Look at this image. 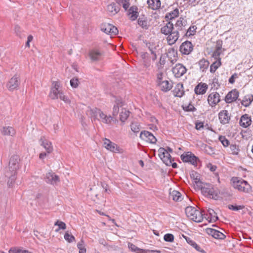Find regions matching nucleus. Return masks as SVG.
I'll return each instance as SVG.
<instances>
[{
	"instance_id": "1",
	"label": "nucleus",
	"mask_w": 253,
	"mask_h": 253,
	"mask_svg": "<svg viewBox=\"0 0 253 253\" xmlns=\"http://www.w3.org/2000/svg\"><path fill=\"white\" fill-rule=\"evenodd\" d=\"M90 115L94 120H97L106 124H109L114 121L113 117L110 115L107 116L100 109L97 108L90 110Z\"/></svg>"
},
{
	"instance_id": "2",
	"label": "nucleus",
	"mask_w": 253,
	"mask_h": 253,
	"mask_svg": "<svg viewBox=\"0 0 253 253\" xmlns=\"http://www.w3.org/2000/svg\"><path fill=\"white\" fill-rule=\"evenodd\" d=\"M53 86L52 87L49 96L52 99H60L66 103H69L70 101L67 96L64 95L63 92L59 90L60 84L58 82H53L52 83Z\"/></svg>"
},
{
	"instance_id": "3",
	"label": "nucleus",
	"mask_w": 253,
	"mask_h": 253,
	"mask_svg": "<svg viewBox=\"0 0 253 253\" xmlns=\"http://www.w3.org/2000/svg\"><path fill=\"white\" fill-rule=\"evenodd\" d=\"M233 186L240 192L249 193L252 191V187L248 182L241 178L234 177L232 178Z\"/></svg>"
},
{
	"instance_id": "4",
	"label": "nucleus",
	"mask_w": 253,
	"mask_h": 253,
	"mask_svg": "<svg viewBox=\"0 0 253 253\" xmlns=\"http://www.w3.org/2000/svg\"><path fill=\"white\" fill-rule=\"evenodd\" d=\"M185 213L192 221H202L204 220L202 211L197 210L195 207H187L185 208Z\"/></svg>"
},
{
	"instance_id": "5",
	"label": "nucleus",
	"mask_w": 253,
	"mask_h": 253,
	"mask_svg": "<svg viewBox=\"0 0 253 253\" xmlns=\"http://www.w3.org/2000/svg\"><path fill=\"white\" fill-rule=\"evenodd\" d=\"M174 26V31H177L180 35L184 37V34L186 31L187 26V20L183 17H180L179 19L177 20Z\"/></svg>"
},
{
	"instance_id": "6",
	"label": "nucleus",
	"mask_w": 253,
	"mask_h": 253,
	"mask_svg": "<svg viewBox=\"0 0 253 253\" xmlns=\"http://www.w3.org/2000/svg\"><path fill=\"white\" fill-rule=\"evenodd\" d=\"M20 84V77L17 75L13 76L6 83V87L10 91L18 89Z\"/></svg>"
},
{
	"instance_id": "7",
	"label": "nucleus",
	"mask_w": 253,
	"mask_h": 253,
	"mask_svg": "<svg viewBox=\"0 0 253 253\" xmlns=\"http://www.w3.org/2000/svg\"><path fill=\"white\" fill-rule=\"evenodd\" d=\"M180 158L183 162L189 163L195 166H197V161L199 160L198 157L190 152L183 153Z\"/></svg>"
},
{
	"instance_id": "8",
	"label": "nucleus",
	"mask_w": 253,
	"mask_h": 253,
	"mask_svg": "<svg viewBox=\"0 0 253 253\" xmlns=\"http://www.w3.org/2000/svg\"><path fill=\"white\" fill-rule=\"evenodd\" d=\"M19 157L17 155H13L10 158L8 170L7 171L12 173H16L17 170L19 169Z\"/></svg>"
},
{
	"instance_id": "9",
	"label": "nucleus",
	"mask_w": 253,
	"mask_h": 253,
	"mask_svg": "<svg viewBox=\"0 0 253 253\" xmlns=\"http://www.w3.org/2000/svg\"><path fill=\"white\" fill-rule=\"evenodd\" d=\"M159 156L167 166H170L171 157L166 149L161 147L158 149Z\"/></svg>"
},
{
	"instance_id": "10",
	"label": "nucleus",
	"mask_w": 253,
	"mask_h": 253,
	"mask_svg": "<svg viewBox=\"0 0 253 253\" xmlns=\"http://www.w3.org/2000/svg\"><path fill=\"white\" fill-rule=\"evenodd\" d=\"M101 30L111 36H115L118 33V29L115 26L108 23L102 24L101 25Z\"/></svg>"
},
{
	"instance_id": "11",
	"label": "nucleus",
	"mask_w": 253,
	"mask_h": 253,
	"mask_svg": "<svg viewBox=\"0 0 253 253\" xmlns=\"http://www.w3.org/2000/svg\"><path fill=\"white\" fill-rule=\"evenodd\" d=\"M203 217L207 221H216L218 220L217 213L212 209H209L207 211H202Z\"/></svg>"
},
{
	"instance_id": "12",
	"label": "nucleus",
	"mask_w": 253,
	"mask_h": 253,
	"mask_svg": "<svg viewBox=\"0 0 253 253\" xmlns=\"http://www.w3.org/2000/svg\"><path fill=\"white\" fill-rule=\"evenodd\" d=\"M193 46L191 42L186 41L180 46L179 50L182 54L188 55L193 50Z\"/></svg>"
},
{
	"instance_id": "13",
	"label": "nucleus",
	"mask_w": 253,
	"mask_h": 253,
	"mask_svg": "<svg viewBox=\"0 0 253 253\" xmlns=\"http://www.w3.org/2000/svg\"><path fill=\"white\" fill-rule=\"evenodd\" d=\"M140 138L142 140L153 144L155 143L157 141V139L153 134L146 130H144L141 132L140 134Z\"/></svg>"
},
{
	"instance_id": "14",
	"label": "nucleus",
	"mask_w": 253,
	"mask_h": 253,
	"mask_svg": "<svg viewBox=\"0 0 253 253\" xmlns=\"http://www.w3.org/2000/svg\"><path fill=\"white\" fill-rule=\"evenodd\" d=\"M187 69L181 64H177L172 69L173 74L176 78H180L186 72Z\"/></svg>"
},
{
	"instance_id": "15",
	"label": "nucleus",
	"mask_w": 253,
	"mask_h": 253,
	"mask_svg": "<svg viewBox=\"0 0 253 253\" xmlns=\"http://www.w3.org/2000/svg\"><path fill=\"white\" fill-rule=\"evenodd\" d=\"M239 92L236 89H232L226 95L224 100L227 103L235 101L239 97Z\"/></svg>"
},
{
	"instance_id": "16",
	"label": "nucleus",
	"mask_w": 253,
	"mask_h": 253,
	"mask_svg": "<svg viewBox=\"0 0 253 253\" xmlns=\"http://www.w3.org/2000/svg\"><path fill=\"white\" fill-rule=\"evenodd\" d=\"M218 118L220 123L225 125L229 123L231 119V115L227 110H223L219 113Z\"/></svg>"
},
{
	"instance_id": "17",
	"label": "nucleus",
	"mask_w": 253,
	"mask_h": 253,
	"mask_svg": "<svg viewBox=\"0 0 253 253\" xmlns=\"http://www.w3.org/2000/svg\"><path fill=\"white\" fill-rule=\"evenodd\" d=\"M45 181L51 184H55L59 181V177L52 171H49L46 174L44 178Z\"/></svg>"
},
{
	"instance_id": "18",
	"label": "nucleus",
	"mask_w": 253,
	"mask_h": 253,
	"mask_svg": "<svg viewBox=\"0 0 253 253\" xmlns=\"http://www.w3.org/2000/svg\"><path fill=\"white\" fill-rule=\"evenodd\" d=\"M208 101L211 106H214L220 101V95L217 92H212L209 94Z\"/></svg>"
},
{
	"instance_id": "19",
	"label": "nucleus",
	"mask_w": 253,
	"mask_h": 253,
	"mask_svg": "<svg viewBox=\"0 0 253 253\" xmlns=\"http://www.w3.org/2000/svg\"><path fill=\"white\" fill-rule=\"evenodd\" d=\"M103 145L106 149L112 152L116 153L119 151V147L117 145L111 142L109 139L105 138L104 140Z\"/></svg>"
},
{
	"instance_id": "20",
	"label": "nucleus",
	"mask_w": 253,
	"mask_h": 253,
	"mask_svg": "<svg viewBox=\"0 0 253 253\" xmlns=\"http://www.w3.org/2000/svg\"><path fill=\"white\" fill-rule=\"evenodd\" d=\"M179 36L180 34L177 31H174V29L172 30V32H170L167 38L168 44L169 45H172L174 44L178 40Z\"/></svg>"
},
{
	"instance_id": "21",
	"label": "nucleus",
	"mask_w": 253,
	"mask_h": 253,
	"mask_svg": "<svg viewBox=\"0 0 253 253\" xmlns=\"http://www.w3.org/2000/svg\"><path fill=\"white\" fill-rule=\"evenodd\" d=\"M40 144L46 151L47 153L49 154L53 151V147L51 143L45 139L44 136L41 138L40 140Z\"/></svg>"
},
{
	"instance_id": "22",
	"label": "nucleus",
	"mask_w": 253,
	"mask_h": 253,
	"mask_svg": "<svg viewBox=\"0 0 253 253\" xmlns=\"http://www.w3.org/2000/svg\"><path fill=\"white\" fill-rule=\"evenodd\" d=\"M208 88V85L205 83H199L195 87L194 91L196 94H205Z\"/></svg>"
},
{
	"instance_id": "23",
	"label": "nucleus",
	"mask_w": 253,
	"mask_h": 253,
	"mask_svg": "<svg viewBox=\"0 0 253 253\" xmlns=\"http://www.w3.org/2000/svg\"><path fill=\"white\" fill-rule=\"evenodd\" d=\"M252 121L251 118L247 114L243 115L240 120V125L246 128L251 125Z\"/></svg>"
},
{
	"instance_id": "24",
	"label": "nucleus",
	"mask_w": 253,
	"mask_h": 253,
	"mask_svg": "<svg viewBox=\"0 0 253 253\" xmlns=\"http://www.w3.org/2000/svg\"><path fill=\"white\" fill-rule=\"evenodd\" d=\"M127 14L130 16L129 19L131 21L135 20L138 16L137 7L136 6H131L128 10Z\"/></svg>"
},
{
	"instance_id": "25",
	"label": "nucleus",
	"mask_w": 253,
	"mask_h": 253,
	"mask_svg": "<svg viewBox=\"0 0 253 253\" xmlns=\"http://www.w3.org/2000/svg\"><path fill=\"white\" fill-rule=\"evenodd\" d=\"M174 29L173 23L169 22L166 24L162 27L161 29V32L165 35H168L172 30Z\"/></svg>"
},
{
	"instance_id": "26",
	"label": "nucleus",
	"mask_w": 253,
	"mask_h": 253,
	"mask_svg": "<svg viewBox=\"0 0 253 253\" xmlns=\"http://www.w3.org/2000/svg\"><path fill=\"white\" fill-rule=\"evenodd\" d=\"M140 55L142 59L143 66L146 68H149L151 65L149 54L146 52H141Z\"/></svg>"
},
{
	"instance_id": "27",
	"label": "nucleus",
	"mask_w": 253,
	"mask_h": 253,
	"mask_svg": "<svg viewBox=\"0 0 253 253\" xmlns=\"http://www.w3.org/2000/svg\"><path fill=\"white\" fill-rule=\"evenodd\" d=\"M172 92L174 96L179 97H182L184 94L183 84L181 83L177 84L175 86Z\"/></svg>"
},
{
	"instance_id": "28",
	"label": "nucleus",
	"mask_w": 253,
	"mask_h": 253,
	"mask_svg": "<svg viewBox=\"0 0 253 253\" xmlns=\"http://www.w3.org/2000/svg\"><path fill=\"white\" fill-rule=\"evenodd\" d=\"M177 50L173 48H169L168 49L167 56L170 60V62L173 64L177 61Z\"/></svg>"
},
{
	"instance_id": "29",
	"label": "nucleus",
	"mask_w": 253,
	"mask_h": 253,
	"mask_svg": "<svg viewBox=\"0 0 253 253\" xmlns=\"http://www.w3.org/2000/svg\"><path fill=\"white\" fill-rule=\"evenodd\" d=\"M158 85L160 87L161 90L165 92L170 90L172 87V84L167 80L160 82Z\"/></svg>"
},
{
	"instance_id": "30",
	"label": "nucleus",
	"mask_w": 253,
	"mask_h": 253,
	"mask_svg": "<svg viewBox=\"0 0 253 253\" xmlns=\"http://www.w3.org/2000/svg\"><path fill=\"white\" fill-rule=\"evenodd\" d=\"M124 105V102L122 99H117L115 101V104L113 108L112 115L113 117L117 116L119 112V108Z\"/></svg>"
},
{
	"instance_id": "31",
	"label": "nucleus",
	"mask_w": 253,
	"mask_h": 253,
	"mask_svg": "<svg viewBox=\"0 0 253 253\" xmlns=\"http://www.w3.org/2000/svg\"><path fill=\"white\" fill-rule=\"evenodd\" d=\"M5 174V176L8 178L7 181V185L8 187L10 188L12 187L15 183L16 173H12L11 172L6 171Z\"/></svg>"
},
{
	"instance_id": "32",
	"label": "nucleus",
	"mask_w": 253,
	"mask_h": 253,
	"mask_svg": "<svg viewBox=\"0 0 253 253\" xmlns=\"http://www.w3.org/2000/svg\"><path fill=\"white\" fill-rule=\"evenodd\" d=\"M253 101V95L252 94H247L241 100V102L242 105L247 107L251 105Z\"/></svg>"
},
{
	"instance_id": "33",
	"label": "nucleus",
	"mask_w": 253,
	"mask_h": 253,
	"mask_svg": "<svg viewBox=\"0 0 253 253\" xmlns=\"http://www.w3.org/2000/svg\"><path fill=\"white\" fill-rule=\"evenodd\" d=\"M147 3L149 7L153 10L158 9L161 6L160 0H147Z\"/></svg>"
},
{
	"instance_id": "34",
	"label": "nucleus",
	"mask_w": 253,
	"mask_h": 253,
	"mask_svg": "<svg viewBox=\"0 0 253 253\" xmlns=\"http://www.w3.org/2000/svg\"><path fill=\"white\" fill-rule=\"evenodd\" d=\"M101 55V53L98 50H91L89 53V56L92 61L99 60Z\"/></svg>"
},
{
	"instance_id": "35",
	"label": "nucleus",
	"mask_w": 253,
	"mask_h": 253,
	"mask_svg": "<svg viewBox=\"0 0 253 253\" xmlns=\"http://www.w3.org/2000/svg\"><path fill=\"white\" fill-rule=\"evenodd\" d=\"M1 133L4 135L13 136L15 133V131L11 126H4L2 128Z\"/></svg>"
},
{
	"instance_id": "36",
	"label": "nucleus",
	"mask_w": 253,
	"mask_h": 253,
	"mask_svg": "<svg viewBox=\"0 0 253 253\" xmlns=\"http://www.w3.org/2000/svg\"><path fill=\"white\" fill-rule=\"evenodd\" d=\"M107 11L110 14L115 15L119 11V8L116 6L115 3L113 2L107 6Z\"/></svg>"
},
{
	"instance_id": "37",
	"label": "nucleus",
	"mask_w": 253,
	"mask_h": 253,
	"mask_svg": "<svg viewBox=\"0 0 253 253\" xmlns=\"http://www.w3.org/2000/svg\"><path fill=\"white\" fill-rule=\"evenodd\" d=\"M137 23L140 26L144 29H148L149 28V25L148 24L147 20L146 17H143L139 18L137 20Z\"/></svg>"
},
{
	"instance_id": "38",
	"label": "nucleus",
	"mask_w": 253,
	"mask_h": 253,
	"mask_svg": "<svg viewBox=\"0 0 253 253\" xmlns=\"http://www.w3.org/2000/svg\"><path fill=\"white\" fill-rule=\"evenodd\" d=\"M130 112L128 110H126L125 108L122 109V112L120 114V119L121 121L124 123L129 116Z\"/></svg>"
},
{
	"instance_id": "39",
	"label": "nucleus",
	"mask_w": 253,
	"mask_h": 253,
	"mask_svg": "<svg viewBox=\"0 0 253 253\" xmlns=\"http://www.w3.org/2000/svg\"><path fill=\"white\" fill-rule=\"evenodd\" d=\"M198 64L200 69L202 72L205 71L209 66V61L204 59L200 60Z\"/></svg>"
},
{
	"instance_id": "40",
	"label": "nucleus",
	"mask_w": 253,
	"mask_h": 253,
	"mask_svg": "<svg viewBox=\"0 0 253 253\" xmlns=\"http://www.w3.org/2000/svg\"><path fill=\"white\" fill-rule=\"evenodd\" d=\"M197 27L195 25L191 26L188 29L186 28V31L184 34V37H189L194 35L196 33Z\"/></svg>"
},
{
	"instance_id": "41",
	"label": "nucleus",
	"mask_w": 253,
	"mask_h": 253,
	"mask_svg": "<svg viewBox=\"0 0 253 253\" xmlns=\"http://www.w3.org/2000/svg\"><path fill=\"white\" fill-rule=\"evenodd\" d=\"M221 65V59H219L218 60H215L211 65L210 72L212 73H214L215 71Z\"/></svg>"
},
{
	"instance_id": "42",
	"label": "nucleus",
	"mask_w": 253,
	"mask_h": 253,
	"mask_svg": "<svg viewBox=\"0 0 253 253\" xmlns=\"http://www.w3.org/2000/svg\"><path fill=\"white\" fill-rule=\"evenodd\" d=\"M170 195L174 201H181L182 199L181 194L177 191L173 190L170 193Z\"/></svg>"
},
{
	"instance_id": "43",
	"label": "nucleus",
	"mask_w": 253,
	"mask_h": 253,
	"mask_svg": "<svg viewBox=\"0 0 253 253\" xmlns=\"http://www.w3.org/2000/svg\"><path fill=\"white\" fill-rule=\"evenodd\" d=\"M190 175L191 178L195 180V182L197 185L201 183L200 180L199 174L196 171H191L190 173Z\"/></svg>"
},
{
	"instance_id": "44",
	"label": "nucleus",
	"mask_w": 253,
	"mask_h": 253,
	"mask_svg": "<svg viewBox=\"0 0 253 253\" xmlns=\"http://www.w3.org/2000/svg\"><path fill=\"white\" fill-rule=\"evenodd\" d=\"M179 14V11L178 9L176 8L174 10H173L171 12L168 13L167 14L166 16V18H168L169 20H172L174 19L175 17H176L178 16Z\"/></svg>"
},
{
	"instance_id": "45",
	"label": "nucleus",
	"mask_w": 253,
	"mask_h": 253,
	"mask_svg": "<svg viewBox=\"0 0 253 253\" xmlns=\"http://www.w3.org/2000/svg\"><path fill=\"white\" fill-rule=\"evenodd\" d=\"M119 4H122L123 7L125 10H126L129 6V0H115Z\"/></svg>"
},
{
	"instance_id": "46",
	"label": "nucleus",
	"mask_w": 253,
	"mask_h": 253,
	"mask_svg": "<svg viewBox=\"0 0 253 253\" xmlns=\"http://www.w3.org/2000/svg\"><path fill=\"white\" fill-rule=\"evenodd\" d=\"M9 253H30L28 250H22L18 248H12L9 251Z\"/></svg>"
},
{
	"instance_id": "47",
	"label": "nucleus",
	"mask_w": 253,
	"mask_h": 253,
	"mask_svg": "<svg viewBox=\"0 0 253 253\" xmlns=\"http://www.w3.org/2000/svg\"><path fill=\"white\" fill-rule=\"evenodd\" d=\"M131 130L134 133L139 132L140 130V126L137 122H132L130 125Z\"/></svg>"
},
{
	"instance_id": "48",
	"label": "nucleus",
	"mask_w": 253,
	"mask_h": 253,
	"mask_svg": "<svg viewBox=\"0 0 253 253\" xmlns=\"http://www.w3.org/2000/svg\"><path fill=\"white\" fill-rule=\"evenodd\" d=\"M128 247L132 252H139V253H143V250L137 247H136L135 245L128 243Z\"/></svg>"
},
{
	"instance_id": "49",
	"label": "nucleus",
	"mask_w": 253,
	"mask_h": 253,
	"mask_svg": "<svg viewBox=\"0 0 253 253\" xmlns=\"http://www.w3.org/2000/svg\"><path fill=\"white\" fill-rule=\"evenodd\" d=\"M77 247L79 250V253H86V250L84 245V242L83 240H81L77 244Z\"/></svg>"
},
{
	"instance_id": "50",
	"label": "nucleus",
	"mask_w": 253,
	"mask_h": 253,
	"mask_svg": "<svg viewBox=\"0 0 253 253\" xmlns=\"http://www.w3.org/2000/svg\"><path fill=\"white\" fill-rule=\"evenodd\" d=\"M219 140L221 142L224 147H227L230 144L229 141L226 138L225 136H219L218 138Z\"/></svg>"
},
{
	"instance_id": "51",
	"label": "nucleus",
	"mask_w": 253,
	"mask_h": 253,
	"mask_svg": "<svg viewBox=\"0 0 253 253\" xmlns=\"http://www.w3.org/2000/svg\"><path fill=\"white\" fill-rule=\"evenodd\" d=\"M215 234L213 238L217 239H224L225 238V235L222 232L215 230Z\"/></svg>"
},
{
	"instance_id": "52",
	"label": "nucleus",
	"mask_w": 253,
	"mask_h": 253,
	"mask_svg": "<svg viewBox=\"0 0 253 253\" xmlns=\"http://www.w3.org/2000/svg\"><path fill=\"white\" fill-rule=\"evenodd\" d=\"M230 150L232 152V153L234 155H238L240 149L238 146H237L236 144H232L230 145Z\"/></svg>"
},
{
	"instance_id": "53",
	"label": "nucleus",
	"mask_w": 253,
	"mask_h": 253,
	"mask_svg": "<svg viewBox=\"0 0 253 253\" xmlns=\"http://www.w3.org/2000/svg\"><path fill=\"white\" fill-rule=\"evenodd\" d=\"M164 239L166 242H172L174 241V236L171 234H166L164 235Z\"/></svg>"
},
{
	"instance_id": "54",
	"label": "nucleus",
	"mask_w": 253,
	"mask_h": 253,
	"mask_svg": "<svg viewBox=\"0 0 253 253\" xmlns=\"http://www.w3.org/2000/svg\"><path fill=\"white\" fill-rule=\"evenodd\" d=\"M70 85L73 88H76L79 85V80L77 78H73L70 80Z\"/></svg>"
},
{
	"instance_id": "55",
	"label": "nucleus",
	"mask_w": 253,
	"mask_h": 253,
	"mask_svg": "<svg viewBox=\"0 0 253 253\" xmlns=\"http://www.w3.org/2000/svg\"><path fill=\"white\" fill-rule=\"evenodd\" d=\"M64 239L69 243H71L75 240V237L69 234L68 233H66L64 235Z\"/></svg>"
},
{
	"instance_id": "56",
	"label": "nucleus",
	"mask_w": 253,
	"mask_h": 253,
	"mask_svg": "<svg viewBox=\"0 0 253 253\" xmlns=\"http://www.w3.org/2000/svg\"><path fill=\"white\" fill-rule=\"evenodd\" d=\"M55 226H58V228L55 230L56 232H58L60 229H65L66 226L65 222H55Z\"/></svg>"
},
{
	"instance_id": "57",
	"label": "nucleus",
	"mask_w": 253,
	"mask_h": 253,
	"mask_svg": "<svg viewBox=\"0 0 253 253\" xmlns=\"http://www.w3.org/2000/svg\"><path fill=\"white\" fill-rule=\"evenodd\" d=\"M221 54V51H220V50L217 51L216 50H215L214 51V52H213L212 56H213V57L215 59H216V60H218L219 59H221V58H220V55Z\"/></svg>"
},
{
	"instance_id": "58",
	"label": "nucleus",
	"mask_w": 253,
	"mask_h": 253,
	"mask_svg": "<svg viewBox=\"0 0 253 253\" xmlns=\"http://www.w3.org/2000/svg\"><path fill=\"white\" fill-rule=\"evenodd\" d=\"M163 78V73L162 72H160L157 74V85L159 84L160 82H162Z\"/></svg>"
},
{
	"instance_id": "59",
	"label": "nucleus",
	"mask_w": 253,
	"mask_h": 253,
	"mask_svg": "<svg viewBox=\"0 0 253 253\" xmlns=\"http://www.w3.org/2000/svg\"><path fill=\"white\" fill-rule=\"evenodd\" d=\"M222 41L221 40H217L216 42L215 50L217 51L222 50Z\"/></svg>"
},
{
	"instance_id": "60",
	"label": "nucleus",
	"mask_w": 253,
	"mask_h": 253,
	"mask_svg": "<svg viewBox=\"0 0 253 253\" xmlns=\"http://www.w3.org/2000/svg\"><path fill=\"white\" fill-rule=\"evenodd\" d=\"M228 208L230 210H232L233 211H237L240 209H243V207L242 206H236V205H230L228 206Z\"/></svg>"
},
{
	"instance_id": "61",
	"label": "nucleus",
	"mask_w": 253,
	"mask_h": 253,
	"mask_svg": "<svg viewBox=\"0 0 253 253\" xmlns=\"http://www.w3.org/2000/svg\"><path fill=\"white\" fill-rule=\"evenodd\" d=\"M183 109L185 111L187 112L194 111L196 110V108L194 107V106L190 104L188 106L183 107Z\"/></svg>"
},
{
	"instance_id": "62",
	"label": "nucleus",
	"mask_w": 253,
	"mask_h": 253,
	"mask_svg": "<svg viewBox=\"0 0 253 253\" xmlns=\"http://www.w3.org/2000/svg\"><path fill=\"white\" fill-rule=\"evenodd\" d=\"M238 75L237 73H234L233 74L231 77L229 79V83L233 84L235 83V80L236 79L238 78Z\"/></svg>"
},
{
	"instance_id": "63",
	"label": "nucleus",
	"mask_w": 253,
	"mask_h": 253,
	"mask_svg": "<svg viewBox=\"0 0 253 253\" xmlns=\"http://www.w3.org/2000/svg\"><path fill=\"white\" fill-rule=\"evenodd\" d=\"M146 46L148 47L151 54L156 52L155 50L156 49V48L155 46H151L150 43H147Z\"/></svg>"
},
{
	"instance_id": "64",
	"label": "nucleus",
	"mask_w": 253,
	"mask_h": 253,
	"mask_svg": "<svg viewBox=\"0 0 253 253\" xmlns=\"http://www.w3.org/2000/svg\"><path fill=\"white\" fill-rule=\"evenodd\" d=\"M215 229L212 228H208L206 229V231L207 234L211 235L213 237L215 234Z\"/></svg>"
}]
</instances>
